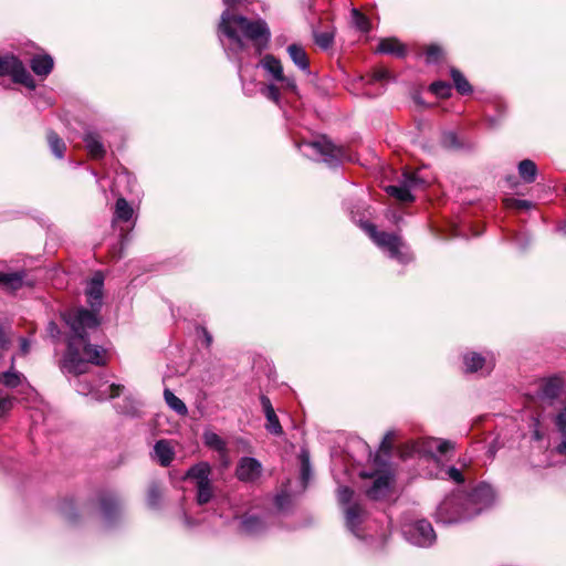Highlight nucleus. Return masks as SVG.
I'll return each instance as SVG.
<instances>
[{
  "mask_svg": "<svg viewBox=\"0 0 566 566\" xmlns=\"http://www.w3.org/2000/svg\"><path fill=\"white\" fill-rule=\"evenodd\" d=\"M353 496V491L347 486H339L337 491V499L340 504H349Z\"/></svg>",
  "mask_w": 566,
  "mask_h": 566,
  "instance_id": "37998d69",
  "label": "nucleus"
},
{
  "mask_svg": "<svg viewBox=\"0 0 566 566\" xmlns=\"http://www.w3.org/2000/svg\"><path fill=\"white\" fill-rule=\"evenodd\" d=\"M14 361V358H12V363ZM25 377L23 374L17 371L13 368V364L11 365V368L8 371L0 374V385H3L8 388H17L25 382Z\"/></svg>",
  "mask_w": 566,
  "mask_h": 566,
  "instance_id": "393cba45",
  "label": "nucleus"
},
{
  "mask_svg": "<svg viewBox=\"0 0 566 566\" xmlns=\"http://www.w3.org/2000/svg\"><path fill=\"white\" fill-rule=\"evenodd\" d=\"M228 7L221 14L219 23L220 38H227L228 49L234 52L242 51L251 43L258 54L266 48L270 40V30L263 20H249L243 15L231 12V8L243 0H222Z\"/></svg>",
  "mask_w": 566,
  "mask_h": 566,
  "instance_id": "f03ea898",
  "label": "nucleus"
},
{
  "mask_svg": "<svg viewBox=\"0 0 566 566\" xmlns=\"http://www.w3.org/2000/svg\"><path fill=\"white\" fill-rule=\"evenodd\" d=\"M424 181L415 172L405 171L398 185L387 186L386 192L401 202L413 200L412 191L420 189Z\"/></svg>",
  "mask_w": 566,
  "mask_h": 566,
  "instance_id": "1a4fd4ad",
  "label": "nucleus"
},
{
  "mask_svg": "<svg viewBox=\"0 0 566 566\" xmlns=\"http://www.w3.org/2000/svg\"><path fill=\"white\" fill-rule=\"evenodd\" d=\"M495 499L494 490L489 484L478 485L471 493H457L442 506L443 511L450 510L455 504H469L472 507L473 516L489 507Z\"/></svg>",
  "mask_w": 566,
  "mask_h": 566,
  "instance_id": "7ed1b4c3",
  "label": "nucleus"
},
{
  "mask_svg": "<svg viewBox=\"0 0 566 566\" xmlns=\"http://www.w3.org/2000/svg\"><path fill=\"white\" fill-rule=\"evenodd\" d=\"M164 397L166 403L178 415H186L187 407L186 405L169 389H165Z\"/></svg>",
  "mask_w": 566,
  "mask_h": 566,
  "instance_id": "2f4dec72",
  "label": "nucleus"
},
{
  "mask_svg": "<svg viewBox=\"0 0 566 566\" xmlns=\"http://www.w3.org/2000/svg\"><path fill=\"white\" fill-rule=\"evenodd\" d=\"M211 468L207 462H200L191 467L186 478L191 480L197 489V502L203 505L211 501L214 495L212 481L210 480Z\"/></svg>",
  "mask_w": 566,
  "mask_h": 566,
  "instance_id": "423d86ee",
  "label": "nucleus"
},
{
  "mask_svg": "<svg viewBox=\"0 0 566 566\" xmlns=\"http://www.w3.org/2000/svg\"><path fill=\"white\" fill-rule=\"evenodd\" d=\"M391 478L388 473L379 474L375 480L373 486L367 491V494L373 500H379L386 496L390 489Z\"/></svg>",
  "mask_w": 566,
  "mask_h": 566,
  "instance_id": "6ab92c4d",
  "label": "nucleus"
},
{
  "mask_svg": "<svg viewBox=\"0 0 566 566\" xmlns=\"http://www.w3.org/2000/svg\"><path fill=\"white\" fill-rule=\"evenodd\" d=\"M241 530L248 535L260 534L265 530L264 522L253 515L245 516L241 522Z\"/></svg>",
  "mask_w": 566,
  "mask_h": 566,
  "instance_id": "a878e982",
  "label": "nucleus"
},
{
  "mask_svg": "<svg viewBox=\"0 0 566 566\" xmlns=\"http://www.w3.org/2000/svg\"><path fill=\"white\" fill-rule=\"evenodd\" d=\"M377 51L384 54H392L399 57L406 54L405 45L395 38L380 40Z\"/></svg>",
  "mask_w": 566,
  "mask_h": 566,
  "instance_id": "5701e85b",
  "label": "nucleus"
},
{
  "mask_svg": "<svg viewBox=\"0 0 566 566\" xmlns=\"http://www.w3.org/2000/svg\"><path fill=\"white\" fill-rule=\"evenodd\" d=\"M49 335L54 338V339H57L59 336H60V329H59V326L54 323V322H50L48 324V328H46Z\"/></svg>",
  "mask_w": 566,
  "mask_h": 566,
  "instance_id": "3c124183",
  "label": "nucleus"
},
{
  "mask_svg": "<svg viewBox=\"0 0 566 566\" xmlns=\"http://www.w3.org/2000/svg\"><path fill=\"white\" fill-rule=\"evenodd\" d=\"M261 65L274 81L282 83L284 87L293 92L296 91V83L294 77L284 75L282 63L274 55L266 54L262 59Z\"/></svg>",
  "mask_w": 566,
  "mask_h": 566,
  "instance_id": "9d476101",
  "label": "nucleus"
},
{
  "mask_svg": "<svg viewBox=\"0 0 566 566\" xmlns=\"http://www.w3.org/2000/svg\"><path fill=\"white\" fill-rule=\"evenodd\" d=\"M290 502V497L287 494H280L275 497V505L277 509L283 510Z\"/></svg>",
  "mask_w": 566,
  "mask_h": 566,
  "instance_id": "8fccbe9b",
  "label": "nucleus"
},
{
  "mask_svg": "<svg viewBox=\"0 0 566 566\" xmlns=\"http://www.w3.org/2000/svg\"><path fill=\"white\" fill-rule=\"evenodd\" d=\"M175 457L174 448L168 440H159L154 446L153 458L163 467H168Z\"/></svg>",
  "mask_w": 566,
  "mask_h": 566,
  "instance_id": "f3484780",
  "label": "nucleus"
},
{
  "mask_svg": "<svg viewBox=\"0 0 566 566\" xmlns=\"http://www.w3.org/2000/svg\"><path fill=\"white\" fill-rule=\"evenodd\" d=\"M451 77L460 94H469L472 91L470 83L462 75V73L455 69L451 70Z\"/></svg>",
  "mask_w": 566,
  "mask_h": 566,
  "instance_id": "72a5a7b5",
  "label": "nucleus"
},
{
  "mask_svg": "<svg viewBox=\"0 0 566 566\" xmlns=\"http://www.w3.org/2000/svg\"><path fill=\"white\" fill-rule=\"evenodd\" d=\"M161 497L160 489L157 484H151L147 492V503L150 507H156Z\"/></svg>",
  "mask_w": 566,
  "mask_h": 566,
  "instance_id": "e433bc0d",
  "label": "nucleus"
},
{
  "mask_svg": "<svg viewBox=\"0 0 566 566\" xmlns=\"http://www.w3.org/2000/svg\"><path fill=\"white\" fill-rule=\"evenodd\" d=\"M263 94L271 101L277 103L280 101V91L279 88L273 85V84H270L268 85L264 91H263Z\"/></svg>",
  "mask_w": 566,
  "mask_h": 566,
  "instance_id": "c03bdc74",
  "label": "nucleus"
},
{
  "mask_svg": "<svg viewBox=\"0 0 566 566\" xmlns=\"http://www.w3.org/2000/svg\"><path fill=\"white\" fill-rule=\"evenodd\" d=\"M366 516V512L363 509V506L355 502L353 504H349L345 509V521L347 528L355 534L356 536H360L359 534V526L364 522Z\"/></svg>",
  "mask_w": 566,
  "mask_h": 566,
  "instance_id": "4468645a",
  "label": "nucleus"
},
{
  "mask_svg": "<svg viewBox=\"0 0 566 566\" xmlns=\"http://www.w3.org/2000/svg\"><path fill=\"white\" fill-rule=\"evenodd\" d=\"M287 53L293 63L303 72L310 73L308 56L303 46L300 44H291L287 46Z\"/></svg>",
  "mask_w": 566,
  "mask_h": 566,
  "instance_id": "aec40b11",
  "label": "nucleus"
},
{
  "mask_svg": "<svg viewBox=\"0 0 566 566\" xmlns=\"http://www.w3.org/2000/svg\"><path fill=\"white\" fill-rule=\"evenodd\" d=\"M202 332L207 346H210L212 342V336L206 329H203Z\"/></svg>",
  "mask_w": 566,
  "mask_h": 566,
  "instance_id": "6e6d98bb",
  "label": "nucleus"
},
{
  "mask_svg": "<svg viewBox=\"0 0 566 566\" xmlns=\"http://www.w3.org/2000/svg\"><path fill=\"white\" fill-rule=\"evenodd\" d=\"M442 56V50L438 45H430L426 51L428 63H437Z\"/></svg>",
  "mask_w": 566,
  "mask_h": 566,
  "instance_id": "ea45409f",
  "label": "nucleus"
},
{
  "mask_svg": "<svg viewBox=\"0 0 566 566\" xmlns=\"http://www.w3.org/2000/svg\"><path fill=\"white\" fill-rule=\"evenodd\" d=\"M203 440L209 448L226 453V442L217 433L212 431L205 432Z\"/></svg>",
  "mask_w": 566,
  "mask_h": 566,
  "instance_id": "473e14b6",
  "label": "nucleus"
},
{
  "mask_svg": "<svg viewBox=\"0 0 566 566\" xmlns=\"http://www.w3.org/2000/svg\"><path fill=\"white\" fill-rule=\"evenodd\" d=\"M430 90L432 93H434L439 97H448L451 92L450 84L446 82H434L430 85Z\"/></svg>",
  "mask_w": 566,
  "mask_h": 566,
  "instance_id": "58836bf2",
  "label": "nucleus"
},
{
  "mask_svg": "<svg viewBox=\"0 0 566 566\" xmlns=\"http://www.w3.org/2000/svg\"><path fill=\"white\" fill-rule=\"evenodd\" d=\"M262 473V464L254 458L244 457L240 459L235 475L242 482H254Z\"/></svg>",
  "mask_w": 566,
  "mask_h": 566,
  "instance_id": "f8f14e48",
  "label": "nucleus"
},
{
  "mask_svg": "<svg viewBox=\"0 0 566 566\" xmlns=\"http://www.w3.org/2000/svg\"><path fill=\"white\" fill-rule=\"evenodd\" d=\"M13 402L10 398H0V417L6 416L12 408Z\"/></svg>",
  "mask_w": 566,
  "mask_h": 566,
  "instance_id": "a18cd8bd",
  "label": "nucleus"
},
{
  "mask_svg": "<svg viewBox=\"0 0 566 566\" xmlns=\"http://www.w3.org/2000/svg\"><path fill=\"white\" fill-rule=\"evenodd\" d=\"M115 220L129 221L133 218L134 210L124 198H118L115 205Z\"/></svg>",
  "mask_w": 566,
  "mask_h": 566,
  "instance_id": "c85d7f7f",
  "label": "nucleus"
},
{
  "mask_svg": "<svg viewBox=\"0 0 566 566\" xmlns=\"http://www.w3.org/2000/svg\"><path fill=\"white\" fill-rule=\"evenodd\" d=\"M301 461V478L304 485L307 484L311 476V463H310V454L306 450H302L300 453Z\"/></svg>",
  "mask_w": 566,
  "mask_h": 566,
  "instance_id": "f704fd0d",
  "label": "nucleus"
},
{
  "mask_svg": "<svg viewBox=\"0 0 566 566\" xmlns=\"http://www.w3.org/2000/svg\"><path fill=\"white\" fill-rule=\"evenodd\" d=\"M505 206L507 208L525 209L526 210L532 207V202H530L527 200L509 198V199H505Z\"/></svg>",
  "mask_w": 566,
  "mask_h": 566,
  "instance_id": "79ce46f5",
  "label": "nucleus"
},
{
  "mask_svg": "<svg viewBox=\"0 0 566 566\" xmlns=\"http://www.w3.org/2000/svg\"><path fill=\"white\" fill-rule=\"evenodd\" d=\"M265 418L266 424L265 428L273 434H281L283 432L282 427L280 424L279 418L274 411V408L271 403V400L266 396H261L260 398Z\"/></svg>",
  "mask_w": 566,
  "mask_h": 566,
  "instance_id": "dca6fc26",
  "label": "nucleus"
},
{
  "mask_svg": "<svg viewBox=\"0 0 566 566\" xmlns=\"http://www.w3.org/2000/svg\"><path fill=\"white\" fill-rule=\"evenodd\" d=\"M30 65H31L32 71L36 75L46 76L51 73V71L53 69V59L48 54L35 55L31 60Z\"/></svg>",
  "mask_w": 566,
  "mask_h": 566,
  "instance_id": "4be33fe9",
  "label": "nucleus"
},
{
  "mask_svg": "<svg viewBox=\"0 0 566 566\" xmlns=\"http://www.w3.org/2000/svg\"><path fill=\"white\" fill-rule=\"evenodd\" d=\"M557 451L560 454H566V439L559 443V446L557 447Z\"/></svg>",
  "mask_w": 566,
  "mask_h": 566,
  "instance_id": "5fc2aeb1",
  "label": "nucleus"
},
{
  "mask_svg": "<svg viewBox=\"0 0 566 566\" xmlns=\"http://www.w3.org/2000/svg\"><path fill=\"white\" fill-rule=\"evenodd\" d=\"M24 284V272H0V285L10 292L18 291Z\"/></svg>",
  "mask_w": 566,
  "mask_h": 566,
  "instance_id": "412c9836",
  "label": "nucleus"
},
{
  "mask_svg": "<svg viewBox=\"0 0 566 566\" xmlns=\"http://www.w3.org/2000/svg\"><path fill=\"white\" fill-rule=\"evenodd\" d=\"M83 140L87 148L90 156L94 159H101L106 154V148L101 140V136L95 132H86Z\"/></svg>",
  "mask_w": 566,
  "mask_h": 566,
  "instance_id": "a211bd4d",
  "label": "nucleus"
},
{
  "mask_svg": "<svg viewBox=\"0 0 566 566\" xmlns=\"http://www.w3.org/2000/svg\"><path fill=\"white\" fill-rule=\"evenodd\" d=\"M402 534L408 542L420 547L431 546L436 541L433 527L426 520L405 524L402 526Z\"/></svg>",
  "mask_w": 566,
  "mask_h": 566,
  "instance_id": "6e6552de",
  "label": "nucleus"
},
{
  "mask_svg": "<svg viewBox=\"0 0 566 566\" xmlns=\"http://www.w3.org/2000/svg\"><path fill=\"white\" fill-rule=\"evenodd\" d=\"M448 476L457 483L463 482V475L461 471L454 467H451L447 471Z\"/></svg>",
  "mask_w": 566,
  "mask_h": 566,
  "instance_id": "49530a36",
  "label": "nucleus"
},
{
  "mask_svg": "<svg viewBox=\"0 0 566 566\" xmlns=\"http://www.w3.org/2000/svg\"><path fill=\"white\" fill-rule=\"evenodd\" d=\"M389 76H390L389 71L387 69L380 67V69L375 70V72L373 74V80L374 81H385V80H388Z\"/></svg>",
  "mask_w": 566,
  "mask_h": 566,
  "instance_id": "de8ad7c7",
  "label": "nucleus"
},
{
  "mask_svg": "<svg viewBox=\"0 0 566 566\" xmlns=\"http://www.w3.org/2000/svg\"><path fill=\"white\" fill-rule=\"evenodd\" d=\"M563 381L558 377L544 380L538 389L537 397L541 401L552 405L560 395Z\"/></svg>",
  "mask_w": 566,
  "mask_h": 566,
  "instance_id": "ddd939ff",
  "label": "nucleus"
},
{
  "mask_svg": "<svg viewBox=\"0 0 566 566\" xmlns=\"http://www.w3.org/2000/svg\"><path fill=\"white\" fill-rule=\"evenodd\" d=\"M361 228L369 234L373 241L381 249L389 253V256L399 262L409 260L408 253L405 251V244L401 239L392 233L378 232L371 223H363Z\"/></svg>",
  "mask_w": 566,
  "mask_h": 566,
  "instance_id": "39448f33",
  "label": "nucleus"
},
{
  "mask_svg": "<svg viewBox=\"0 0 566 566\" xmlns=\"http://www.w3.org/2000/svg\"><path fill=\"white\" fill-rule=\"evenodd\" d=\"M10 343V339L8 337V335L3 332V331H0V349H6L8 347Z\"/></svg>",
  "mask_w": 566,
  "mask_h": 566,
  "instance_id": "864d4df0",
  "label": "nucleus"
},
{
  "mask_svg": "<svg viewBox=\"0 0 566 566\" xmlns=\"http://www.w3.org/2000/svg\"><path fill=\"white\" fill-rule=\"evenodd\" d=\"M455 495L452 494L444 499L438 507V517L446 524L458 523L473 517L472 507L469 504H455L450 510H442L444 503Z\"/></svg>",
  "mask_w": 566,
  "mask_h": 566,
  "instance_id": "9b49d317",
  "label": "nucleus"
},
{
  "mask_svg": "<svg viewBox=\"0 0 566 566\" xmlns=\"http://www.w3.org/2000/svg\"><path fill=\"white\" fill-rule=\"evenodd\" d=\"M124 390V386L122 385H116V384H112V385H106V384H103L101 385L99 388L95 389V390H91L90 394L93 395V397L96 399V400H106V399H112V398H115V397H118Z\"/></svg>",
  "mask_w": 566,
  "mask_h": 566,
  "instance_id": "b1692460",
  "label": "nucleus"
},
{
  "mask_svg": "<svg viewBox=\"0 0 566 566\" xmlns=\"http://www.w3.org/2000/svg\"><path fill=\"white\" fill-rule=\"evenodd\" d=\"M520 177L527 184L535 181L537 167L533 160L524 159L518 164Z\"/></svg>",
  "mask_w": 566,
  "mask_h": 566,
  "instance_id": "bb28decb",
  "label": "nucleus"
},
{
  "mask_svg": "<svg viewBox=\"0 0 566 566\" xmlns=\"http://www.w3.org/2000/svg\"><path fill=\"white\" fill-rule=\"evenodd\" d=\"M352 15L357 29H359L363 32H367L369 30V21L363 13L354 9L352 11Z\"/></svg>",
  "mask_w": 566,
  "mask_h": 566,
  "instance_id": "4c0bfd02",
  "label": "nucleus"
},
{
  "mask_svg": "<svg viewBox=\"0 0 566 566\" xmlns=\"http://www.w3.org/2000/svg\"><path fill=\"white\" fill-rule=\"evenodd\" d=\"M101 510L105 518L111 520L113 513L119 511L118 501L113 495H106L101 499Z\"/></svg>",
  "mask_w": 566,
  "mask_h": 566,
  "instance_id": "c756f323",
  "label": "nucleus"
},
{
  "mask_svg": "<svg viewBox=\"0 0 566 566\" xmlns=\"http://www.w3.org/2000/svg\"><path fill=\"white\" fill-rule=\"evenodd\" d=\"M31 344L27 338L20 339V352L22 355H27L30 352Z\"/></svg>",
  "mask_w": 566,
  "mask_h": 566,
  "instance_id": "603ef678",
  "label": "nucleus"
},
{
  "mask_svg": "<svg viewBox=\"0 0 566 566\" xmlns=\"http://www.w3.org/2000/svg\"><path fill=\"white\" fill-rule=\"evenodd\" d=\"M315 43L321 49H328L333 44L334 33L333 32H315L314 33Z\"/></svg>",
  "mask_w": 566,
  "mask_h": 566,
  "instance_id": "c9c22d12",
  "label": "nucleus"
},
{
  "mask_svg": "<svg viewBox=\"0 0 566 566\" xmlns=\"http://www.w3.org/2000/svg\"><path fill=\"white\" fill-rule=\"evenodd\" d=\"M0 76H9L14 83L23 84L30 90L35 87V82L23 63L11 54L0 56Z\"/></svg>",
  "mask_w": 566,
  "mask_h": 566,
  "instance_id": "0eeeda50",
  "label": "nucleus"
},
{
  "mask_svg": "<svg viewBox=\"0 0 566 566\" xmlns=\"http://www.w3.org/2000/svg\"><path fill=\"white\" fill-rule=\"evenodd\" d=\"M392 439H394V434L392 432H388L382 441H381V444H380V449L378 451V454L376 455V459H378L380 457V453H384L386 455H388L390 453V450H391V442H392Z\"/></svg>",
  "mask_w": 566,
  "mask_h": 566,
  "instance_id": "a19ab883",
  "label": "nucleus"
},
{
  "mask_svg": "<svg viewBox=\"0 0 566 566\" xmlns=\"http://www.w3.org/2000/svg\"><path fill=\"white\" fill-rule=\"evenodd\" d=\"M556 426L558 430H564L566 424V405L565 408L556 416Z\"/></svg>",
  "mask_w": 566,
  "mask_h": 566,
  "instance_id": "09e8293b",
  "label": "nucleus"
},
{
  "mask_svg": "<svg viewBox=\"0 0 566 566\" xmlns=\"http://www.w3.org/2000/svg\"><path fill=\"white\" fill-rule=\"evenodd\" d=\"M463 363L465 366V371H468V373H474V371L481 370L484 368V366L486 364L485 358L482 357L478 353L465 354L463 357Z\"/></svg>",
  "mask_w": 566,
  "mask_h": 566,
  "instance_id": "cd10ccee",
  "label": "nucleus"
},
{
  "mask_svg": "<svg viewBox=\"0 0 566 566\" xmlns=\"http://www.w3.org/2000/svg\"><path fill=\"white\" fill-rule=\"evenodd\" d=\"M298 148L304 156L313 159L321 158L329 166H335L347 159L345 150L342 147L333 145L325 137L314 142H304L298 144Z\"/></svg>",
  "mask_w": 566,
  "mask_h": 566,
  "instance_id": "20e7f679",
  "label": "nucleus"
},
{
  "mask_svg": "<svg viewBox=\"0 0 566 566\" xmlns=\"http://www.w3.org/2000/svg\"><path fill=\"white\" fill-rule=\"evenodd\" d=\"M48 143L53 155L60 159L63 158L66 146L54 132L48 133Z\"/></svg>",
  "mask_w": 566,
  "mask_h": 566,
  "instance_id": "7c9ffc66",
  "label": "nucleus"
},
{
  "mask_svg": "<svg viewBox=\"0 0 566 566\" xmlns=\"http://www.w3.org/2000/svg\"><path fill=\"white\" fill-rule=\"evenodd\" d=\"M454 448V444L449 440H442L437 438H427L418 444V451L434 455L439 453L446 454Z\"/></svg>",
  "mask_w": 566,
  "mask_h": 566,
  "instance_id": "2eb2a0df",
  "label": "nucleus"
},
{
  "mask_svg": "<svg viewBox=\"0 0 566 566\" xmlns=\"http://www.w3.org/2000/svg\"><path fill=\"white\" fill-rule=\"evenodd\" d=\"M104 275L96 272L85 287L86 302L91 311L80 307L65 312L63 319L70 327L67 349L62 359L64 373L80 375L87 371L88 364L104 366L107 363V350L88 343V335L101 324L98 312L103 304Z\"/></svg>",
  "mask_w": 566,
  "mask_h": 566,
  "instance_id": "f257e3e1",
  "label": "nucleus"
}]
</instances>
